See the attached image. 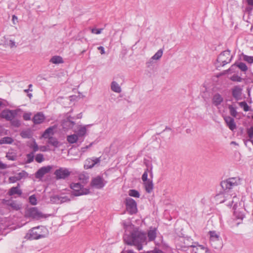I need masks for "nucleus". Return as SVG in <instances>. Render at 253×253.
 Returning <instances> with one entry per match:
<instances>
[{
    "instance_id": "1",
    "label": "nucleus",
    "mask_w": 253,
    "mask_h": 253,
    "mask_svg": "<svg viewBox=\"0 0 253 253\" xmlns=\"http://www.w3.org/2000/svg\"><path fill=\"white\" fill-rule=\"evenodd\" d=\"M146 239V235L139 231L137 228H135L131 235L125 234L124 239L126 244L128 245L139 244L145 242Z\"/></svg>"
},
{
    "instance_id": "2",
    "label": "nucleus",
    "mask_w": 253,
    "mask_h": 253,
    "mask_svg": "<svg viewBox=\"0 0 253 253\" xmlns=\"http://www.w3.org/2000/svg\"><path fill=\"white\" fill-rule=\"evenodd\" d=\"M216 200L219 203H226L228 206H231L233 204V208L237 207V203L239 201V199L236 195L232 196L228 192H225L223 193L218 194L216 196Z\"/></svg>"
},
{
    "instance_id": "3",
    "label": "nucleus",
    "mask_w": 253,
    "mask_h": 253,
    "mask_svg": "<svg viewBox=\"0 0 253 253\" xmlns=\"http://www.w3.org/2000/svg\"><path fill=\"white\" fill-rule=\"evenodd\" d=\"M71 188L73 191L72 195L79 196L83 195H86L89 193V189L84 188L80 183H73L71 184Z\"/></svg>"
},
{
    "instance_id": "4",
    "label": "nucleus",
    "mask_w": 253,
    "mask_h": 253,
    "mask_svg": "<svg viewBox=\"0 0 253 253\" xmlns=\"http://www.w3.org/2000/svg\"><path fill=\"white\" fill-rule=\"evenodd\" d=\"M232 56L231 55L230 51L227 50L223 51L218 56L217 61L222 66H224L231 62Z\"/></svg>"
},
{
    "instance_id": "5",
    "label": "nucleus",
    "mask_w": 253,
    "mask_h": 253,
    "mask_svg": "<svg viewBox=\"0 0 253 253\" xmlns=\"http://www.w3.org/2000/svg\"><path fill=\"white\" fill-rule=\"evenodd\" d=\"M125 205L127 211L130 214H133L137 212V204L133 199L129 197L126 198L125 200Z\"/></svg>"
},
{
    "instance_id": "6",
    "label": "nucleus",
    "mask_w": 253,
    "mask_h": 253,
    "mask_svg": "<svg viewBox=\"0 0 253 253\" xmlns=\"http://www.w3.org/2000/svg\"><path fill=\"white\" fill-rule=\"evenodd\" d=\"M41 228H43V227L38 226L33 228L27 233L26 237L30 240L38 239L42 237Z\"/></svg>"
},
{
    "instance_id": "7",
    "label": "nucleus",
    "mask_w": 253,
    "mask_h": 253,
    "mask_svg": "<svg viewBox=\"0 0 253 253\" xmlns=\"http://www.w3.org/2000/svg\"><path fill=\"white\" fill-rule=\"evenodd\" d=\"M239 180L235 177L230 178L221 182V186L224 190L232 188L238 184Z\"/></svg>"
},
{
    "instance_id": "8",
    "label": "nucleus",
    "mask_w": 253,
    "mask_h": 253,
    "mask_svg": "<svg viewBox=\"0 0 253 253\" xmlns=\"http://www.w3.org/2000/svg\"><path fill=\"white\" fill-rule=\"evenodd\" d=\"M18 110H4L0 114V117L7 121H10L15 118L18 114Z\"/></svg>"
},
{
    "instance_id": "9",
    "label": "nucleus",
    "mask_w": 253,
    "mask_h": 253,
    "mask_svg": "<svg viewBox=\"0 0 253 253\" xmlns=\"http://www.w3.org/2000/svg\"><path fill=\"white\" fill-rule=\"evenodd\" d=\"M28 212L29 216L35 219L39 220L41 218L46 217V216L45 214L39 211L36 207L30 208L28 210Z\"/></svg>"
},
{
    "instance_id": "10",
    "label": "nucleus",
    "mask_w": 253,
    "mask_h": 253,
    "mask_svg": "<svg viewBox=\"0 0 253 253\" xmlns=\"http://www.w3.org/2000/svg\"><path fill=\"white\" fill-rule=\"evenodd\" d=\"M101 161L100 157H93L87 159L84 164V168L85 169H91L96 164H99Z\"/></svg>"
},
{
    "instance_id": "11",
    "label": "nucleus",
    "mask_w": 253,
    "mask_h": 253,
    "mask_svg": "<svg viewBox=\"0 0 253 253\" xmlns=\"http://www.w3.org/2000/svg\"><path fill=\"white\" fill-rule=\"evenodd\" d=\"M90 126V125H79L77 126V129L74 130V132L79 138L84 137L87 133V128Z\"/></svg>"
},
{
    "instance_id": "12",
    "label": "nucleus",
    "mask_w": 253,
    "mask_h": 253,
    "mask_svg": "<svg viewBox=\"0 0 253 253\" xmlns=\"http://www.w3.org/2000/svg\"><path fill=\"white\" fill-rule=\"evenodd\" d=\"M54 174L57 179H65L70 175V172L67 169L61 168L56 169L54 172Z\"/></svg>"
},
{
    "instance_id": "13",
    "label": "nucleus",
    "mask_w": 253,
    "mask_h": 253,
    "mask_svg": "<svg viewBox=\"0 0 253 253\" xmlns=\"http://www.w3.org/2000/svg\"><path fill=\"white\" fill-rule=\"evenodd\" d=\"M0 45H2L4 47L12 48L15 46V43L8 37L3 36L0 38Z\"/></svg>"
},
{
    "instance_id": "14",
    "label": "nucleus",
    "mask_w": 253,
    "mask_h": 253,
    "mask_svg": "<svg viewBox=\"0 0 253 253\" xmlns=\"http://www.w3.org/2000/svg\"><path fill=\"white\" fill-rule=\"evenodd\" d=\"M105 185L104 179L98 176L94 178L91 181V185L97 189H101Z\"/></svg>"
},
{
    "instance_id": "15",
    "label": "nucleus",
    "mask_w": 253,
    "mask_h": 253,
    "mask_svg": "<svg viewBox=\"0 0 253 253\" xmlns=\"http://www.w3.org/2000/svg\"><path fill=\"white\" fill-rule=\"evenodd\" d=\"M72 194L70 197L66 195H56L52 198V200L57 204H62L65 202H69L71 200V198L72 197Z\"/></svg>"
},
{
    "instance_id": "16",
    "label": "nucleus",
    "mask_w": 253,
    "mask_h": 253,
    "mask_svg": "<svg viewBox=\"0 0 253 253\" xmlns=\"http://www.w3.org/2000/svg\"><path fill=\"white\" fill-rule=\"evenodd\" d=\"M51 169L50 166L43 167L40 169L36 173L35 176L37 178H41L50 171Z\"/></svg>"
},
{
    "instance_id": "17",
    "label": "nucleus",
    "mask_w": 253,
    "mask_h": 253,
    "mask_svg": "<svg viewBox=\"0 0 253 253\" xmlns=\"http://www.w3.org/2000/svg\"><path fill=\"white\" fill-rule=\"evenodd\" d=\"M191 247L194 253H210L208 249L203 245H192Z\"/></svg>"
},
{
    "instance_id": "18",
    "label": "nucleus",
    "mask_w": 253,
    "mask_h": 253,
    "mask_svg": "<svg viewBox=\"0 0 253 253\" xmlns=\"http://www.w3.org/2000/svg\"><path fill=\"white\" fill-rule=\"evenodd\" d=\"M45 117L42 112H38L35 114L32 119L34 124L38 125L42 123Z\"/></svg>"
},
{
    "instance_id": "19",
    "label": "nucleus",
    "mask_w": 253,
    "mask_h": 253,
    "mask_svg": "<svg viewBox=\"0 0 253 253\" xmlns=\"http://www.w3.org/2000/svg\"><path fill=\"white\" fill-rule=\"evenodd\" d=\"M224 120L230 130L233 131L236 129L237 126L233 118L230 116H226L224 118Z\"/></svg>"
},
{
    "instance_id": "20",
    "label": "nucleus",
    "mask_w": 253,
    "mask_h": 253,
    "mask_svg": "<svg viewBox=\"0 0 253 253\" xmlns=\"http://www.w3.org/2000/svg\"><path fill=\"white\" fill-rule=\"evenodd\" d=\"M75 125V123L70 120V117L63 120L62 123V127L65 130L72 129Z\"/></svg>"
},
{
    "instance_id": "21",
    "label": "nucleus",
    "mask_w": 253,
    "mask_h": 253,
    "mask_svg": "<svg viewBox=\"0 0 253 253\" xmlns=\"http://www.w3.org/2000/svg\"><path fill=\"white\" fill-rule=\"evenodd\" d=\"M209 234L210 235V241L211 243V245L214 246L215 248H217V247L215 245H214V243L215 242L220 241V237L217 233L214 231H210Z\"/></svg>"
},
{
    "instance_id": "22",
    "label": "nucleus",
    "mask_w": 253,
    "mask_h": 253,
    "mask_svg": "<svg viewBox=\"0 0 253 253\" xmlns=\"http://www.w3.org/2000/svg\"><path fill=\"white\" fill-rule=\"evenodd\" d=\"M232 94L233 97L236 100L241 99L242 95V88L239 86H235L232 89Z\"/></svg>"
},
{
    "instance_id": "23",
    "label": "nucleus",
    "mask_w": 253,
    "mask_h": 253,
    "mask_svg": "<svg viewBox=\"0 0 253 253\" xmlns=\"http://www.w3.org/2000/svg\"><path fill=\"white\" fill-rule=\"evenodd\" d=\"M123 224L124 226V229L126 230L125 234H127V232H128L130 235H131V232H133V230L135 229L134 228V225H132L129 220L124 221L123 222Z\"/></svg>"
},
{
    "instance_id": "24",
    "label": "nucleus",
    "mask_w": 253,
    "mask_h": 253,
    "mask_svg": "<svg viewBox=\"0 0 253 253\" xmlns=\"http://www.w3.org/2000/svg\"><path fill=\"white\" fill-rule=\"evenodd\" d=\"M56 128V126H52L47 128L44 131L42 135V137L44 138H49L52 137L54 134V130Z\"/></svg>"
},
{
    "instance_id": "25",
    "label": "nucleus",
    "mask_w": 253,
    "mask_h": 253,
    "mask_svg": "<svg viewBox=\"0 0 253 253\" xmlns=\"http://www.w3.org/2000/svg\"><path fill=\"white\" fill-rule=\"evenodd\" d=\"M22 193V192L21 190L20 189V185L19 184H18L17 186L11 188L8 192L9 196H12L15 194L20 196Z\"/></svg>"
},
{
    "instance_id": "26",
    "label": "nucleus",
    "mask_w": 253,
    "mask_h": 253,
    "mask_svg": "<svg viewBox=\"0 0 253 253\" xmlns=\"http://www.w3.org/2000/svg\"><path fill=\"white\" fill-rule=\"evenodd\" d=\"M212 103L216 106L220 105L223 101L222 96L219 93L215 94L212 99Z\"/></svg>"
},
{
    "instance_id": "27",
    "label": "nucleus",
    "mask_w": 253,
    "mask_h": 253,
    "mask_svg": "<svg viewBox=\"0 0 253 253\" xmlns=\"http://www.w3.org/2000/svg\"><path fill=\"white\" fill-rule=\"evenodd\" d=\"M234 215L237 219L242 220L245 217V210L243 209H237L236 208H234Z\"/></svg>"
},
{
    "instance_id": "28",
    "label": "nucleus",
    "mask_w": 253,
    "mask_h": 253,
    "mask_svg": "<svg viewBox=\"0 0 253 253\" xmlns=\"http://www.w3.org/2000/svg\"><path fill=\"white\" fill-rule=\"evenodd\" d=\"M3 203L11 207L15 210H18L21 208V206L15 201L11 200H3Z\"/></svg>"
},
{
    "instance_id": "29",
    "label": "nucleus",
    "mask_w": 253,
    "mask_h": 253,
    "mask_svg": "<svg viewBox=\"0 0 253 253\" xmlns=\"http://www.w3.org/2000/svg\"><path fill=\"white\" fill-rule=\"evenodd\" d=\"M163 54V50L160 49L158 51L150 58V61L147 62V64H150L152 60H158L160 59Z\"/></svg>"
},
{
    "instance_id": "30",
    "label": "nucleus",
    "mask_w": 253,
    "mask_h": 253,
    "mask_svg": "<svg viewBox=\"0 0 253 253\" xmlns=\"http://www.w3.org/2000/svg\"><path fill=\"white\" fill-rule=\"evenodd\" d=\"M111 90L116 93H120L122 89L120 85L115 81H113L111 84Z\"/></svg>"
},
{
    "instance_id": "31",
    "label": "nucleus",
    "mask_w": 253,
    "mask_h": 253,
    "mask_svg": "<svg viewBox=\"0 0 253 253\" xmlns=\"http://www.w3.org/2000/svg\"><path fill=\"white\" fill-rule=\"evenodd\" d=\"M6 158L11 161H15L16 160L17 156V153L15 151L11 150H9L6 155Z\"/></svg>"
},
{
    "instance_id": "32",
    "label": "nucleus",
    "mask_w": 253,
    "mask_h": 253,
    "mask_svg": "<svg viewBox=\"0 0 253 253\" xmlns=\"http://www.w3.org/2000/svg\"><path fill=\"white\" fill-rule=\"evenodd\" d=\"M80 138L75 133L71 134L67 137V141L70 144L76 143Z\"/></svg>"
},
{
    "instance_id": "33",
    "label": "nucleus",
    "mask_w": 253,
    "mask_h": 253,
    "mask_svg": "<svg viewBox=\"0 0 253 253\" xmlns=\"http://www.w3.org/2000/svg\"><path fill=\"white\" fill-rule=\"evenodd\" d=\"M145 188L147 192L150 193L153 189L152 181L150 180L144 182Z\"/></svg>"
},
{
    "instance_id": "34",
    "label": "nucleus",
    "mask_w": 253,
    "mask_h": 253,
    "mask_svg": "<svg viewBox=\"0 0 253 253\" xmlns=\"http://www.w3.org/2000/svg\"><path fill=\"white\" fill-rule=\"evenodd\" d=\"M247 6L245 8V11L250 14L253 9V0H246Z\"/></svg>"
},
{
    "instance_id": "35",
    "label": "nucleus",
    "mask_w": 253,
    "mask_h": 253,
    "mask_svg": "<svg viewBox=\"0 0 253 253\" xmlns=\"http://www.w3.org/2000/svg\"><path fill=\"white\" fill-rule=\"evenodd\" d=\"M50 62L53 64H57L63 63L62 58L60 56H54L50 60Z\"/></svg>"
},
{
    "instance_id": "36",
    "label": "nucleus",
    "mask_w": 253,
    "mask_h": 253,
    "mask_svg": "<svg viewBox=\"0 0 253 253\" xmlns=\"http://www.w3.org/2000/svg\"><path fill=\"white\" fill-rule=\"evenodd\" d=\"M48 143L53 146L55 147H58L60 146V143L57 139L53 137L49 138L48 139Z\"/></svg>"
},
{
    "instance_id": "37",
    "label": "nucleus",
    "mask_w": 253,
    "mask_h": 253,
    "mask_svg": "<svg viewBox=\"0 0 253 253\" xmlns=\"http://www.w3.org/2000/svg\"><path fill=\"white\" fill-rule=\"evenodd\" d=\"M148 237L149 241L154 240L156 237V228H151L148 233Z\"/></svg>"
},
{
    "instance_id": "38",
    "label": "nucleus",
    "mask_w": 253,
    "mask_h": 253,
    "mask_svg": "<svg viewBox=\"0 0 253 253\" xmlns=\"http://www.w3.org/2000/svg\"><path fill=\"white\" fill-rule=\"evenodd\" d=\"M228 109L229 110L230 114L233 117H236L237 116V112L236 111V107L233 105H229Z\"/></svg>"
},
{
    "instance_id": "39",
    "label": "nucleus",
    "mask_w": 253,
    "mask_h": 253,
    "mask_svg": "<svg viewBox=\"0 0 253 253\" xmlns=\"http://www.w3.org/2000/svg\"><path fill=\"white\" fill-rule=\"evenodd\" d=\"M29 146V147L33 150L32 152H34V153L39 150V147L35 140L30 143Z\"/></svg>"
},
{
    "instance_id": "40",
    "label": "nucleus",
    "mask_w": 253,
    "mask_h": 253,
    "mask_svg": "<svg viewBox=\"0 0 253 253\" xmlns=\"http://www.w3.org/2000/svg\"><path fill=\"white\" fill-rule=\"evenodd\" d=\"M13 142V139L10 137H4L0 140V144H11Z\"/></svg>"
},
{
    "instance_id": "41",
    "label": "nucleus",
    "mask_w": 253,
    "mask_h": 253,
    "mask_svg": "<svg viewBox=\"0 0 253 253\" xmlns=\"http://www.w3.org/2000/svg\"><path fill=\"white\" fill-rule=\"evenodd\" d=\"M79 179L83 183H85L87 182L89 179V177L87 175L85 174L81 173L79 175Z\"/></svg>"
},
{
    "instance_id": "42",
    "label": "nucleus",
    "mask_w": 253,
    "mask_h": 253,
    "mask_svg": "<svg viewBox=\"0 0 253 253\" xmlns=\"http://www.w3.org/2000/svg\"><path fill=\"white\" fill-rule=\"evenodd\" d=\"M28 173L25 171H22L16 174L15 175L17 177L18 180H21V179L25 178L28 176Z\"/></svg>"
},
{
    "instance_id": "43",
    "label": "nucleus",
    "mask_w": 253,
    "mask_h": 253,
    "mask_svg": "<svg viewBox=\"0 0 253 253\" xmlns=\"http://www.w3.org/2000/svg\"><path fill=\"white\" fill-rule=\"evenodd\" d=\"M128 195L135 198H139L140 197V194L138 191L134 189L129 190Z\"/></svg>"
},
{
    "instance_id": "44",
    "label": "nucleus",
    "mask_w": 253,
    "mask_h": 253,
    "mask_svg": "<svg viewBox=\"0 0 253 253\" xmlns=\"http://www.w3.org/2000/svg\"><path fill=\"white\" fill-rule=\"evenodd\" d=\"M243 60L247 62L252 64L253 63V56H248L245 54L242 55Z\"/></svg>"
},
{
    "instance_id": "45",
    "label": "nucleus",
    "mask_w": 253,
    "mask_h": 253,
    "mask_svg": "<svg viewBox=\"0 0 253 253\" xmlns=\"http://www.w3.org/2000/svg\"><path fill=\"white\" fill-rule=\"evenodd\" d=\"M237 66L243 72H246L248 70V67L247 65L243 62H240L237 64Z\"/></svg>"
},
{
    "instance_id": "46",
    "label": "nucleus",
    "mask_w": 253,
    "mask_h": 253,
    "mask_svg": "<svg viewBox=\"0 0 253 253\" xmlns=\"http://www.w3.org/2000/svg\"><path fill=\"white\" fill-rule=\"evenodd\" d=\"M27 161L26 163L28 164L31 163L34 160V152H31L27 155Z\"/></svg>"
},
{
    "instance_id": "47",
    "label": "nucleus",
    "mask_w": 253,
    "mask_h": 253,
    "mask_svg": "<svg viewBox=\"0 0 253 253\" xmlns=\"http://www.w3.org/2000/svg\"><path fill=\"white\" fill-rule=\"evenodd\" d=\"M239 104L243 109L244 111L247 112L249 111V106L245 101L239 102Z\"/></svg>"
},
{
    "instance_id": "48",
    "label": "nucleus",
    "mask_w": 253,
    "mask_h": 253,
    "mask_svg": "<svg viewBox=\"0 0 253 253\" xmlns=\"http://www.w3.org/2000/svg\"><path fill=\"white\" fill-rule=\"evenodd\" d=\"M35 160L38 163H42L44 160L43 155L42 154H38L36 156Z\"/></svg>"
},
{
    "instance_id": "49",
    "label": "nucleus",
    "mask_w": 253,
    "mask_h": 253,
    "mask_svg": "<svg viewBox=\"0 0 253 253\" xmlns=\"http://www.w3.org/2000/svg\"><path fill=\"white\" fill-rule=\"evenodd\" d=\"M230 80L234 82H241L242 79L238 75H234L230 78Z\"/></svg>"
},
{
    "instance_id": "50",
    "label": "nucleus",
    "mask_w": 253,
    "mask_h": 253,
    "mask_svg": "<svg viewBox=\"0 0 253 253\" xmlns=\"http://www.w3.org/2000/svg\"><path fill=\"white\" fill-rule=\"evenodd\" d=\"M29 202L33 205L37 204V199L35 195H32L29 197Z\"/></svg>"
},
{
    "instance_id": "51",
    "label": "nucleus",
    "mask_w": 253,
    "mask_h": 253,
    "mask_svg": "<svg viewBox=\"0 0 253 253\" xmlns=\"http://www.w3.org/2000/svg\"><path fill=\"white\" fill-rule=\"evenodd\" d=\"M10 121L11 125L15 127H19L21 125L20 121L18 120L13 119L12 121Z\"/></svg>"
},
{
    "instance_id": "52",
    "label": "nucleus",
    "mask_w": 253,
    "mask_h": 253,
    "mask_svg": "<svg viewBox=\"0 0 253 253\" xmlns=\"http://www.w3.org/2000/svg\"><path fill=\"white\" fill-rule=\"evenodd\" d=\"M31 113H26L23 114V117L25 120L29 121L31 120Z\"/></svg>"
},
{
    "instance_id": "53",
    "label": "nucleus",
    "mask_w": 253,
    "mask_h": 253,
    "mask_svg": "<svg viewBox=\"0 0 253 253\" xmlns=\"http://www.w3.org/2000/svg\"><path fill=\"white\" fill-rule=\"evenodd\" d=\"M247 133L250 138H253V126L247 129Z\"/></svg>"
},
{
    "instance_id": "54",
    "label": "nucleus",
    "mask_w": 253,
    "mask_h": 253,
    "mask_svg": "<svg viewBox=\"0 0 253 253\" xmlns=\"http://www.w3.org/2000/svg\"><path fill=\"white\" fill-rule=\"evenodd\" d=\"M93 143L92 142L89 145H87L85 147H83L81 148V152L82 153H84L88 148H89L90 147H91L92 145H93Z\"/></svg>"
},
{
    "instance_id": "55",
    "label": "nucleus",
    "mask_w": 253,
    "mask_h": 253,
    "mask_svg": "<svg viewBox=\"0 0 253 253\" xmlns=\"http://www.w3.org/2000/svg\"><path fill=\"white\" fill-rule=\"evenodd\" d=\"M102 30H103V29H96V28H93V29H91V33L92 34L98 35V34H100L102 32Z\"/></svg>"
},
{
    "instance_id": "56",
    "label": "nucleus",
    "mask_w": 253,
    "mask_h": 253,
    "mask_svg": "<svg viewBox=\"0 0 253 253\" xmlns=\"http://www.w3.org/2000/svg\"><path fill=\"white\" fill-rule=\"evenodd\" d=\"M147 170L148 169L143 173L142 176V180L143 182L146 181L147 180H149V179H148V173H147Z\"/></svg>"
},
{
    "instance_id": "57",
    "label": "nucleus",
    "mask_w": 253,
    "mask_h": 253,
    "mask_svg": "<svg viewBox=\"0 0 253 253\" xmlns=\"http://www.w3.org/2000/svg\"><path fill=\"white\" fill-rule=\"evenodd\" d=\"M9 180L10 182L14 183L16 182L17 181H18V179H17V177L15 175L13 176H11L9 178Z\"/></svg>"
},
{
    "instance_id": "58",
    "label": "nucleus",
    "mask_w": 253,
    "mask_h": 253,
    "mask_svg": "<svg viewBox=\"0 0 253 253\" xmlns=\"http://www.w3.org/2000/svg\"><path fill=\"white\" fill-rule=\"evenodd\" d=\"M97 49L99 50H100V53L101 54H104L105 53L104 48L103 46H99V47H98Z\"/></svg>"
},
{
    "instance_id": "59",
    "label": "nucleus",
    "mask_w": 253,
    "mask_h": 253,
    "mask_svg": "<svg viewBox=\"0 0 253 253\" xmlns=\"http://www.w3.org/2000/svg\"><path fill=\"white\" fill-rule=\"evenodd\" d=\"M39 150H40L41 151H42V152H44L47 150V148L46 146H42L39 147Z\"/></svg>"
},
{
    "instance_id": "60",
    "label": "nucleus",
    "mask_w": 253,
    "mask_h": 253,
    "mask_svg": "<svg viewBox=\"0 0 253 253\" xmlns=\"http://www.w3.org/2000/svg\"><path fill=\"white\" fill-rule=\"evenodd\" d=\"M249 141H250L252 143V145H253V138H249V139L245 141L244 142H245V144L246 145H247V142H249Z\"/></svg>"
},
{
    "instance_id": "61",
    "label": "nucleus",
    "mask_w": 253,
    "mask_h": 253,
    "mask_svg": "<svg viewBox=\"0 0 253 253\" xmlns=\"http://www.w3.org/2000/svg\"><path fill=\"white\" fill-rule=\"evenodd\" d=\"M21 134L22 137L23 138L28 137V134L26 132H22Z\"/></svg>"
},
{
    "instance_id": "62",
    "label": "nucleus",
    "mask_w": 253,
    "mask_h": 253,
    "mask_svg": "<svg viewBox=\"0 0 253 253\" xmlns=\"http://www.w3.org/2000/svg\"><path fill=\"white\" fill-rule=\"evenodd\" d=\"M152 253H164L162 251L159 250H154V251L151 252Z\"/></svg>"
},
{
    "instance_id": "63",
    "label": "nucleus",
    "mask_w": 253,
    "mask_h": 253,
    "mask_svg": "<svg viewBox=\"0 0 253 253\" xmlns=\"http://www.w3.org/2000/svg\"><path fill=\"white\" fill-rule=\"evenodd\" d=\"M5 165L3 164L1 162H0V168L3 169H5Z\"/></svg>"
},
{
    "instance_id": "64",
    "label": "nucleus",
    "mask_w": 253,
    "mask_h": 253,
    "mask_svg": "<svg viewBox=\"0 0 253 253\" xmlns=\"http://www.w3.org/2000/svg\"><path fill=\"white\" fill-rule=\"evenodd\" d=\"M137 249L138 250H141L142 249V246L141 245H138L137 247Z\"/></svg>"
}]
</instances>
